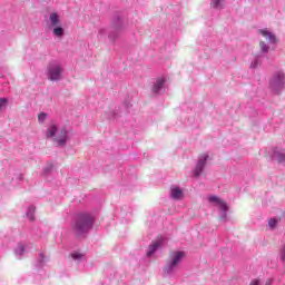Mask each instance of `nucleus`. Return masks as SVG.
<instances>
[{"label":"nucleus","mask_w":285,"mask_h":285,"mask_svg":"<svg viewBox=\"0 0 285 285\" xmlns=\"http://www.w3.org/2000/svg\"><path fill=\"white\" fill-rule=\"evenodd\" d=\"M94 222L95 220L92 219V216L82 215L78 218L77 224H76V228L80 233H86L87 230H90V228H92Z\"/></svg>","instance_id":"f257e3e1"},{"label":"nucleus","mask_w":285,"mask_h":285,"mask_svg":"<svg viewBox=\"0 0 285 285\" xmlns=\"http://www.w3.org/2000/svg\"><path fill=\"white\" fill-rule=\"evenodd\" d=\"M61 75V67L59 65H53L49 67V79L51 81H57Z\"/></svg>","instance_id":"f03ea898"},{"label":"nucleus","mask_w":285,"mask_h":285,"mask_svg":"<svg viewBox=\"0 0 285 285\" xmlns=\"http://www.w3.org/2000/svg\"><path fill=\"white\" fill-rule=\"evenodd\" d=\"M208 202L209 204H214L215 206H218L220 210H228V206L224 203V200H222L217 196H209Z\"/></svg>","instance_id":"7ed1b4c3"},{"label":"nucleus","mask_w":285,"mask_h":285,"mask_svg":"<svg viewBox=\"0 0 285 285\" xmlns=\"http://www.w3.org/2000/svg\"><path fill=\"white\" fill-rule=\"evenodd\" d=\"M68 139V130L62 129L59 135L56 136L55 140L57 141L58 146H63Z\"/></svg>","instance_id":"20e7f679"},{"label":"nucleus","mask_w":285,"mask_h":285,"mask_svg":"<svg viewBox=\"0 0 285 285\" xmlns=\"http://www.w3.org/2000/svg\"><path fill=\"white\" fill-rule=\"evenodd\" d=\"M164 242H166V239H164V238H159L158 240L154 242V243L149 246V250L147 252L148 257H150V255H153V253H155V250H157L158 246H160L161 244H164Z\"/></svg>","instance_id":"39448f33"},{"label":"nucleus","mask_w":285,"mask_h":285,"mask_svg":"<svg viewBox=\"0 0 285 285\" xmlns=\"http://www.w3.org/2000/svg\"><path fill=\"white\" fill-rule=\"evenodd\" d=\"M184 255H185L184 252H175L173 254L171 268L177 266L181 262V259H184Z\"/></svg>","instance_id":"423d86ee"},{"label":"nucleus","mask_w":285,"mask_h":285,"mask_svg":"<svg viewBox=\"0 0 285 285\" xmlns=\"http://www.w3.org/2000/svg\"><path fill=\"white\" fill-rule=\"evenodd\" d=\"M171 197L174 199H181V197H184V193L181 191V189H179V187L173 186L171 187Z\"/></svg>","instance_id":"0eeeda50"},{"label":"nucleus","mask_w":285,"mask_h":285,"mask_svg":"<svg viewBox=\"0 0 285 285\" xmlns=\"http://www.w3.org/2000/svg\"><path fill=\"white\" fill-rule=\"evenodd\" d=\"M261 35H263V37H266L269 41V43H275V36L269 32L268 30H261Z\"/></svg>","instance_id":"6e6552de"},{"label":"nucleus","mask_w":285,"mask_h":285,"mask_svg":"<svg viewBox=\"0 0 285 285\" xmlns=\"http://www.w3.org/2000/svg\"><path fill=\"white\" fill-rule=\"evenodd\" d=\"M47 137H57V126L51 125L49 126V128L47 129Z\"/></svg>","instance_id":"1a4fd4ad"},{"label":"nucleus","mask_w":285,"mask_h":285,"mask_svg":"<svg viewBox=\"0 0 285 285\" xmlns=\"http://www.w3.org/2000/svg\"><path fill=\"white\" fill-rule=\"evenodd\" d=\"M206 161V157L203 159H200L196 166V170H195V175L196 177L199 176V174L202 173V170H204V163Z\"/></svg>","instance_id":"9d476101"},{"label":"nucleus","mask_w":285,"mask_h":285,"mask_svg":"<svg viewBox=\"0 0 285 285\" xmlns=\"http://www.w3.org/2000/svg\"><path fill=\"white\" fill-rule=\"evenodd\" d=\"M164 78L158 79L156 81V83L154 85V92H159V90H161V88H164Z\"/></svg>","instance_id":"9b49d317"},{"label":"nucleus","mask_w":285,"mask_h":285,"mask_svg":"<svg viewBox=\"0 0 285 285\" xmlns=\"http://www.w3.org/2000/svg\"><path fill=\"white\" fill-rule=\"evenodd\" d=\"M50 21H51L52 26H57L59 23V16L57 13H51Z\"/></svg>","instance_id":"f8f14e48"},{"label":"nucleus","mask_w":285,"mask_h":285,"mask_svg":"<svg viewBox=\"0 0 285 285\" xmlns=\"http://www.w3.org/2000/svg\"><path fill=\"white\" fill-rule=\"evenodd\" d=\"M53 35H56V37H62L63 36V29L61 27L55 28L53 29Z\"/></svg>","instance_id":"ddd939ff"},{"label":"nucleus","mask_w":285,"mask_h":285,"mask_svg":"<svg viewBox=\"0 0 285 285\" xmlns=\"http://www.w3.org/2000/svg\"><path fill=\"white\" fill-rule=\"evenodd\" d=\"M6 106H8V99H6V98H0V110H2L3 108H6Z\"/></svg>","instance_id":"4468645a"},{"label":"nucleus","mask_w":285,"mask_h":285,"mask_svg":"<svg viewBox=\"0 0 285 285\" xmlns=\"http://www.w3.org/2000/svg\"><path fill=\"white\" fill-rule=\"evenodd\" d=\"M285 77L284 73H278L277 78H276V83H282V81H284Z\"/></svg>","instance_id":"2eb2a0df"},{"label":"nucleus","mask_w":285,"mask_h":285,"mask_svg":"<svg viewBox=\"0 0 285 285\" xmlns=\"http://www.w3.org/2000/svg\"><path fill=\"white\" fill-rule=\"evenodd\" d=\"M278 161H285V155L284 154H276L274 156Z\"/></svg>","instance_id":"dca6fc26"},{"label":"nucleus","mask_w":285,"mask_h":285,"mask_svg":"<svg viewBox=\"0 0 285 285\" xmlns=\"http://www.w3.org/2000/svg\"><path fill=\"white\" fill-rule=\"evenodd\" d=\"M277 218H272L271 220H269V226H271V228H275V226H277Z\"/></svg>","instance_id":"f3484780"},{"label":"nucleus","mask_w":285,"mask_h":285,"mask_svg":"<svg viewBox=\"0 0 285 285\" xmlns=\"http://www.w3.org/2000/svg\"><path fill=\"white\" fill-rule=\"evenodd\" d=\"M261 48L263 52H268V48L266 47V45L264 42H261Z\"/></svg>","instance_id":"a211bd4d"},{"label":"nucleus","mask_w":285,"mask_h":285,"mask_svg":"<svg viewBox=\"0 0 285 285\" xmlns=\"http://www.w3.org/2000/svg\"><path fill=\"white\" fill-rule=\"evenodd\" d=\"M46 117H47L46 114H40V115L38 116V119H39V121H46Z\"/></svg>","instance_id":"6ab92c4d"},{"label":"nucleus","mask_w":285,"mask_h":285,"mask_svg":"<svg viewBox=\"0 0 285 285\" xmlns=\"http://www.w3.org/2000/svg\"><path fill=\"white\" fill-rule=\"evenodd\" d=\"M71 257H72L73 259H79V257H81V255H80V254L75 253V254H71Z\"/></svg>","instance_id":"aec40b11"},{"label":"nucleus","mask_w":285,"mask_h":285,"mask_svg":"<svg viewBox=\"0 0 285 285\" xmlns=\"http://www.w3.org/2000/svg\"><path fill=\"white\" fill-rule=\"evenodd\" d=\"M281 258L283 259V262H285V246H284V248L282 250Z\"/></svg>","instance_id":"412c9836"},{"label":"nucleus","mask_w":285,"mask_h":285,"mask_svg":"<svg viewBox=\"0 0 285 285\" xmlns=\"http://www.w3.org/2000/svg\"><path fill=\"white\" fill-rule=\"evenodd\" d=\"M249 285H259V281L254 279V281H252V283Z\"/></svg>","instance_id":"4be33fe9"},{"label":"nucleus","mask_w":285,"mask_h":285,"mask_svg":"<svg viewBox=\"0 0 285 285\" xmlns=\"http://www.w3.org/2000/svg\"><path fill=\"white\" fill-rule=\"evenodd\" d=\"M29 219H32V216H29Z\"/></svg>","instance_id":"5701e85b"}]
</instances>
